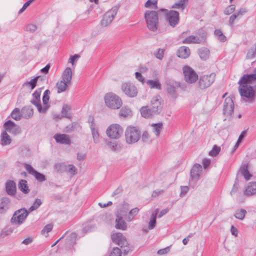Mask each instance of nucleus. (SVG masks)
I'll return each mask as SVG.
<instances>
[{
	"mask_svg": "<svg viewBox=\"0 0 256 256\" xmlns=\"http://www.w3.org/2000/svg\"><path fill=\"white\" fill-rule=\"evenodd\" d=\"M240 85L238 91L242 100L244 102H253L256 98V92L252 86L250 85L242 84L238 82Z\"/></svg>",
	"mask_w": 256,
	"mask_h": 256,
	"instance_id": "obj_1",
	"label": "nucleus"
},
{
	"mask_svg": "<svg viewBox=\"0 0 256 256\" xmlns=\"http://www.w3.org/2000/svg\"><path fill=\"white\" fill-rule=\"evenodd\" d=\"M160 14H162L165 17L166 20L172 28H175L180 22V14L175 10L162 8L158 10Z\"/></svg>",
	"mask_w": 256,
	"mask_h": 256,
	"instance_id": "obj_2",
	"label": "nucleus"
},
{
	"mask_svg": "<svg viewBox=\"0 0 256 256\" xmlns=\"http://www.w3.org/2000/svg\"><path fill=\"white\" fill-rule=\"evenodd\" d=\"M158 10H146L144 14V18L147 27L150 30L154 32L157 30L158 26Z\"/></svg>",
	"mask_w": 256,
	"mask_h": 256,
	"instance_id": "obj_3",
	"label": "nucleus"
},
{
	"mask_svg": "<svg viewBox=\"0 0 256 256\" xmlns=\"http://www.w3.org/2000/svg\"><path fill=\"white\" fill-rule=\"evenodd\" d=\"M140 132L137 127L128 126L125 132L126 142L129 144L136 143L140 140Z\"/></svg>",
	"mask_w": 256,
	"mask_h": 256,
	"instance_id": "obj_4",
	"label": "nucleus"
},
{
	"mask_svg": "<svg viewBox=\"0 0 256 256\" xmlns=\"http://www.w3.org/2000/svg\"><path fill=\"white\" fill-rule=\"evenodd\" d=\"M29 212L25 208H22L16 210L13 214L10 222L14 225H21L26 220Z\"/></svg>",
	"mask_w": 256,
	"mask_h": 256,
	"instance_id": "obj_5",
	"label": "nucleus"
},
{
	"mask_svg": "<svg viewBox=\"0 0 256 256\" xmlns=\"http://www.w3.org/2000/svg\"><path fill=\"white\" fill-rule=\"evenodd\" d=\"M104 100L106 105L112 109H118L122 104L121 99L112 93L106 94L104 96Z\"/></svg>",
	"mask_w": 256,
	"mask_h": 256,
	"instance_id": "obj_6",
	"label": "nucleus"
},
{
	"mask_svg": "<svg viewBox=\"0 0 256 256\" xmlns=\"http://www.w3.org/2000/svg\"><path fill=\"white\" fill-rule=\"evenodd\" d=\"M216 74L212 72L209 74L200 76L198 78V86L200 90H205L210 87L215 81Z\"/></svg>",
	"mask_w": 256,
	"mask_h": 256,
	"instance_id": "obj_7",
	"label": "nucleus"
},
{
	"mask_svg": "<svg viewBox=\"0 0 256 256\" xmlns=\"http://www.w3.org/2000/svg\"><path fill=\"white\" fill-rule=\"evenodd\" d=\"M119 8V6H115L106 12L103 16L102 19L100 22V24L104 27L110 25L114 16L117 14Z\"/></svg>",
	"mask_w": 256,
	"mask_h": 256,
	"instance_id": "obj_8",
	"label": "nucleus"
},
{
	"mask_svg": "<svg viewBox=\"0 0 256 256\" xmlns=\"http://www.w3.org/2000/svg\"><path fill=\"white\" fill-rule=\"evenodd\" d=\"M123 133V128L118 124H110L106 130L107 136L111 139H118Z\"/></svg>",
	"mask_w": 256,
	"mask_h": 256,
	"instance_id": "obj_9",
	"label": "nucleus"
},
{
	"mask_svg": "<svg viewBox=\"0 0 256 256\" xmlns=\"http://www.w3.org/2000/svg\"><path fill=\"white\" fill-rule=\"evenodd\" d=\"M42 88L37 89L32 94L34 99L32 100L30 102L36 106L39 112L44 114L48 110L49 106H42L40 103V94Z\"/></svg>",
	"mask_w": 256,
	"mask_h": 256,
	"instance_id": "obj_10",
	"label": "nucleus"
},
{
	"mask_svg": "<svg viewBox=\"0 0 256 256\" xmlns=\"http://www.w3.org/2000/svg\"><path fill=\"white\" fill-rule=\"evenodd\" d=\"M183 72L185 80L189 84L194 83L198 80V75L189 66H185L183 68Z\"/></svg>",
	"mask_w": 256,
	"mask_h": 256,
	"instance_id": "obj_11",
	"label": "nucleus"
},
{
	"mask_svg": "<svg viewBox=\"0 0 256 256\" xmlns=\"http://www.w3.org/2000/svg\"><path fill=\"white\" fill-rule=\"evenodd\" d=\"M150 107L152 112L156 115H158L160 113L163 106L160 96H156L152 98Z\"/></svg>",
	"mask_w": 256,
	"mask_h": 256,
	"instance_id": "obj_12",
	"label": "nucleus"
},
{
	"mask_svg": "<svg viewBox=\"0 0 256 256\" xmlns=\"http://www.w3.org/2000/svg\"><path fill=\"white\" fill-rule=\"evenodd\" d=\"M234 102L232 98L228 96L224 100L223 106V114L226 116H231L234 112Z\"/></svg>",
	"mask_w": 256,
	"mask_h": 256,
	"instance_id": "obj_13",
	"label": "nucleus"
},
{
	"mask_svg": "<svg viewBox=\"0 0 256 256\" xmlns=\"http://www.w3.org/2000/svg\"><path fill=\"white\" fill-rule=\"evenodd\" d=\"M122 90L130 98H134L137 96V88L134 84L130 82L123 83L122 85Z\"/></svg>",
	"mask_w": 256,
	"mask_h": 256,
	"instance_id": "obj_14",
	"label": "nucleus"
},
{
	"mask_svg": "<svg viewBox=\"0 0 256 256\" xmlns=\"http://www.w3.org/2000/svg\"><path fill=\"white\" fill-rule=\"evenodd\" d=\"M112 239L114 242L120 246L121 248H125L126 246H128L126 238L120 232L112 234Z\"/></svg>",
	"mask_w": 256,
	"mask_h": 256,
	"instance_id": "obj_15",
	"label": "nucleus"
},
{
	"mask_svg": "<svg viewBox=\"0 0 256 256\" xmlns=\"http://www.w3.org/2000/svg\"><path fill=\"white\" fill-rule=\"evenodd\" d=\"M202 171V166L198 164H195L190 170V176L191 180L194 181L198 180L200 179Z\"/></svg>",
	"mask_w": 256,
	"mask_h": 256,
	"instance_id": "obj_16",
	"label": "nucleus"
},
{
	"mask_svg": "<svg viewBox=\"0 0 256 256\" xmlns=\"http://www.w3.org/2000/svg\"><path fill=\"white\" fill-rule=\"evenodd\" d=\"M239 80L240 83L242 84L248 85L252 84L256 80V68L254 70L252 74H244Z\"/></svg>",
	"mask_w": 256,
	"mask_h": 256,
	"instance_id": "obj_17",
	"label": "nucleus"
},
{
	"mask_svg": "<svg viewBox=\"0 0 256 256\" xmlns=\"http://www.w3.org/2000/svg\"><path fill=\"white\" fill-rule=\"evenodd\" d=\"M54 138L58 143L61 144H70V143L69 136L66 134H56Z\"/></svg>",
	"mask_w": 256,
	"mask_h": 256,
	"instance_id": "obj_18",
	"label": "nucleus"
},
{
	"mask_svg": "<svg viewBox=\"0 0 256 256\" xmlns=\"http://www.w3.org/2000/svg\"><path fill=\"white\" fill-rule=\"evenodd\" d=\"M77 234L75 232L71 233L66 239V248H71L76 243Z\"/></svg>",
	"mask_w": 256,
	"mask_h": 256,
	"instance_id": "obj_19",
	"label": "nucleus"
},
{
	"mask_svg": "<svg viewBox=\"0 0 256 256\" xmlns=\"http://www.w3.org/2000/svg\"><path fill=\"white\" fill-rule=\"evenodd\" d=\"M190 54V50L189 48L182 46L179 48L177 51V56L182 58H188Z\"/></svg>",
	"mask_w": 256,
	"mask_h": 256,
	"instance_id": "obj_20",
	"label": "nucleus"
},
{
	"mask_svg": "<svg viewBox=\"0 0 256 256\" xmlns=\"http://www.w3.org/2000/svg\"><path fill=\"white\" fill-rule=\"evenodd\" d=\"M6 192L10 196H14L16 193V184L11 180H8L6 184Z\"/></svg>",
	"mask_w": 256,
	"mask_h": 256,
	"instance_id": "obj_21",
	"label": "nucleus"
},
{
	"mask_svg": "<svg viewBox=\"0 0 256 256\" xmlns=\"http://www.w3.org/2000/svg\"><path fill=\"white\" fill-rule=\"evenodd\" d=\"M256 194V182H250L244 191V194L250 196Z\"/></svg>",
	"mask_w": 256,
	"mask_h": 256,
	"instance_id": "obj_22",
	"label": "nucleus"
},
{
	"mask_svg": "<svg viewBox=\"0 0 256 256\" xmlns=\"http://www.w3.org/2000/svg\"><path fill=\"white\" fill-rule=\"evenodd\" d=\"M116 223L115 228L116 229L126 230L127 228V224L121 216H117Z\"/></svg>",
	"mask_w": 256,
	"mask_h": 256,
	"instance_id": "obj_23",
	"label": "nucleus"
},
{
	"mask_svg": "<svg viewBox=\"0 0 256 256\" xmlns=\"http://www.w3.org/2000/svg\"><path fill=\"white\" fill-rule=\"evenodd\" d=\"M140 112L142 116L144 118H150L156 115L152 112L150 107L149 108L148 106L141 108Z\"/></svg>",
	"mask_w": 256,
	"mask_h": 256,
	"instance_id": "obj_24",
	"label": "nucleus"
},
{
	"mask_svg": "<svg viewBox=\"0 0 256 256\" xmlns=\"http://www.w3.org/2000/svg\"><path fill=\"white\" fill-rule=\"evenodd\" d=\"M72 78V70L71 68H66L62 74V80L70 84Z\"/></svg>",
	"mask_w": 256,
	"mask_h": 256,
	"instance_id": "obj_25",
	"label": "nucleus"
},
{
	"mask_svg": "<svg viewBox=\"0 0 256 256\" xmlns=\"http://www.w3.org/2000/svg\"><path fill=\"white\" fill-rule=\"evenodd\" d=\"M240 170L241 173L244 176L245 180H250V178L252 176V175L250 174L248 170V163H243L240 167Z\"/></svg>",
	"mask_w": 256,
	"mask_h": 256,
	"instance_id": "obj_26",
	"label": "nucleus"
},
{
	"mask_svg": "<svg viewBox=\"0 0 256 256\" xmlns=\"http://www.w3.org/2000/svg\"><path fill=\"white\" fill-rule=\"evenodd\" d=\"M18 189L24 194H28L30 190L28 186V182L25 180H20L18 184Z\"/></svg>",
	"mask_w": 256,
	"mask_h": 256,
	"instance_id": "obj_27",
	"label": "nucleus"
},
{
	"mask_svg": "<svg viewBox=\"0 0 256 256\" xmlns=\"http://www.w3.org/2000/svg\"><path fill=\"white\" fill-rule=\"evenodd\" d=\"M196 36L198 38L200 44H204L206 39L207 33L204 29L198 30L196 32Z\"/></svg>",
	"mask_w": 256,
	"mask_h": 256,
	"instance_id": "obj_28",
	"label": "nucleus"
},
{
	"mask_svg": "<svg viewBox=\"0 0 256 256\" xmlns=\"http://www.w3.org/2000/svg\"><path fill=\"white\" fill-rule=\"evenodd\" d=\"M22 116L25 118H29L32 117L34 114L33 109L30 106L24 107L21 110Z\"/></svg>",
	"mask_w": 256,
	"mask_h": 256,
	"instance_id": "obj_29",
	"label": "nucleus"
},
{
	"mask_svg": "<svg viewBox=\"0 0 256 256\" xmlns=\"http://www.w3.org/2000/svg\"><path fill=\"white\" fill-rule=\"evenodd\" d=\"M70 84L66 82V81L62 80L57 82L56 86L58 88V93L64 92L66 90L67 86Z\"/></svg>",
	"mask_w": 256,
	"mask_h": 256,
	"instance_id": "obj_30",
	"label": "nucleus"
},
{
	"mask_svg": "<svg viewBox=\"0 0 256 256\" xmlns=\"http://www.w3.org/2000/svg\"><path fill=\"white\" fill-rule=\"evenodd\" d=\"M158 208L156 209V210L154 212H153L150 216V219L148 224V228L150 230L153 229L156 226V219L158 212Z\"/></svg>",
	"mask_w": 256,
	"mask_h": 256,
	"instance_id": "obj_31",
	"label": "nucleus"
},
{
	"mask_svg": "<svg viewBox=\"0 0 256 256\" xmlns=\"http://www.w3.org/2000/svg\"><path fill=\"white\" fill-rule=\"evenodd\" d=\"M182 44H200L198 38L196 36L191 35L182 40Z\"/></svg>",
	"mask_w": 256,
	"mask_h": 256,
	"instance_id": "obj_32",
	"label": "nucleus"
},
{
	"mask_svg": "<svg viewBox=\"0 0 256 256\" xmlns=\"http://www.w3.org/2000/svg\"><path fill=\"white\" fill-rule=\"evenodd\" d=\"M95 126V124L94 122H92L90 127L94 142L98 143L99 142L100 136L98 132V130L96 128Z\"/></svg>",
	"mask_w": 256,
	"mask_h": 256,
	"instance_id": "obj_33",
	"label": "nucleus"
},
{
	"mask_svg": "<svg viewBox=\"0 0 256 256\" xmlns=\"http://www.w3.org/2000/svg\"><path fill=\"white\" fill-rule=\"evenodd\" d=\"M67 167L68 166L64 162L56 164L54 166L55 170L59 173L66 172L67 171Z\"/></svg>",
	"mask_w": 256,
	"mask_h": 256,
	"instance_id": "obj_34",
	"label": "nucleus"
},
{
	"mask_svg": "<svg viewBox=\"0 0 256 256\" xmlns=\"http://www.w3.org/2000/svg\"><path fill=\"white\" fill-rule=\"evenodd\" d=\"M9 200L8 198H4L0 202V213L5 212L8 208Z\"/></svg>",
	"mask_w": 256,
	"mask_h": 256,
	"instance_id": "obj_35",
	"label": "nucleus"
},
{
	"mask_svg": "<svg viewBox=\"0 0 256 256\" xmlns=\"http://www.w3.org/2000/svg\"><path fill=\"white\" fill-rule=\"evenodd\" d=\"M146 83L151 88H156L159 90L162 89L161 84L158 80H148Z\"/></svg>",
	"mask_w": 256,
	"mask_h": 256,
	"instance_id": "obj_36",
	"label": "nucleus"
},
{
	"mask_svg": "<svg viewBox=\"0 0 256 256\" xmlns=\"http://www.w3.org/2000/svg\"><path fill=\"white\" fill-rule=\"evenodd\" d=\"M214 35L222 42H224L227 40L226 37L224 34L220 30H216L214 32Z\"/></svg>",
	"mask_w": 256,
	"mask_h": 256,
	"instance_id": "obj_37",
	"label": "nucleus"
},
{
	"mask_svg": "<svg viewBox=\"0 0 256 256\" xmlns=\"http://www.w3.org/2000/svg\"><path fill=\"white\" fill-rule=\"evenodd\" d=\"M132 115V111L131 110L127 108H122L119 114V116L120 118H126L128 117H130Z\"/></svg>",
	"mask_w": 256,
	"mask_h": 256,
	"instance_id": "obj_38",
	"label": "nucleus"
},
{
	"mask_svg": "<svg viewBox=\"0 0 256 256\" xmlns=\"http://www.w3.org/2000/svg\"><path fill=\"white\" fill-rule=\"evenodd\" d=\"M246 213L247 212L244 209H238L235 212L234 216L237 219L243 220L245 218Z\"/></svg>",
	"mask_w": 256,
	"mask_h": 256,
	"instance_id": "obj_39",
	"label": "nucleus"
},
{
	"mask_svg": "<svg viewBox=\"0 0 256 256\" xmlns=\"http://www.w3.org/2000/svg\"><path fill=\"white\" fill-rule=\"evenodd\" d=\"M158 0H148L144 4V6L146 8L157 10L158 9Z\"/></svg>",
	"mask_w": 256,
	"mask_h": 256,
	"instance_id": "obj_40",
	"label": "nucleus"
},
{
	"mask_svg": "<svg viewBox=\"0 0 256 256\" xmlns=\"http://www.w3.org/2000/svg\"><path fill=\"white\" fill-rule=\"evenodd\" d=\"M1 140L2 144H10L12 142L10 136L6 131H3L1 134Z\"/></svg>",
	"mask_w": 256,
	"mask_h": 256,
	"instance_id": "obj_41",
	"label": "nucleus"
},
{
	"mask_svg": "<svg viewBox=\"0 0 256 256\" xmlns=\"http://www.w3.org/2000/svg\"><path fill=\"white\" fill-rule=\"evenodd\" d=\"M208 50L206 48L198 50V54L201 59L206 60L208 58Z\"/></svg>",
	"mask_w": 256,
	"mask_h": 256,
	"instance_id": "obj_42",
	"label": "nucleus"
},
{
	"mask_svg": "<svg viewBox=\"0 0 256 256\" xmlns=\"http://www.w3.org/2000/svg\"><path fill=\"white\" fill-rule=\"evenodd\" d=\"M16 125V124L10 120L6 121L4 124V131L10 132Z\"/></svg>",
	"mask_w": 256,
	"mask_h": 256,
	"instance_id": "obj_43",
	"label": "nucleus"
},
{
	"mask_svg": "<svg viewBox=\"0 0 256 256\" xmlns=\"http://www.w3.org/2000/svg\"><path fill=\"white\" fill-rule=\"evenodd\" d=\"M42 204V202L40 199L36 198L32 204V206L29 208L28 212H31L34 210H37Z\"/></svg>",
	"mask_w": 256,
	"mask_h": 256,
	"instance_id": "obj_44",
	"label": "nucleus"
},
{
	"mask_svg": "<svg viewBox=\"0 0 256 256\" xmlns=\"http://www.w3.org/2000/svg\"><path fill=\"white\" fill-rule=\"evenodd\" d=\"M256 56V42L254 44L253 47L248 50L246 54V58L248 59H252L254 58Z\"/></svg>",
	"mask_w": 256,
	"mask_h": 256,
	"instance_id": "obj_45",
	"label": "nucleus"
},
{
	"mask_svg": "<svg viewBox=\"0 0 256 256\" xmlns=\"http://www.w3.org/2000/svg\"><path fill=\"white\" fill-rule=\"evenodd\" d=\"M12 118L16 120H20L22 116V113L20 114V109L15 108L11 113Z\"/></svg>",
	"mask_w": 256,
	"mask_h": 256,
	"instance_id": "obj_46",
	"label": "nucleus"
},
{
	"mask_svg": "<svg viewBox=\"0 0 256 256\" xmlns=\"http://www.w3.org/2000/svg\"><path fill=\"white\" fill-rule=\"evenodd\" d=\"M40 78V76H36L34 78L31 80L30 81L26 82L24 84V86L30 85L31 90H33L36 88L38 80Z\"/></svg>",
	"mask_w": 256,
	"mask_h": 256,
	"instance_id": "obj_47",
	"label": "nucleus"
},
{
	"mask_svg": "<svg viewBox=\"0 0 256 256\" xmlns=\"http://www.w3.org/2000/svg\"><path fill=\"white\" fill-rule=\"evenodd\" d=\"M70 110V106L68 104H64L62 110V116L70 119L71 118L70 115L68 113V112Z\"/></svg>",
	"mask_w": 256,
	"mask_h": 256,
	"instance_id": "obj_48",
	"label": "nucleus"
},
{
	"mask_svg": "<svg viewBox=\"0 0 256 256\" xmlns=\"http://www.w3.org/2000/svg\"><path fill=\"white\" fill-rule=\"evenodd\" d=\"M167 91L172 97L176 98V88L172 85H168L167 86Z\"/></svg>",
	"mask_w": 256,
	"mask_h": 256,
	"instance_id": "obj_49",
	"label": "nucleus"
},
{
	"mask_svg": "<svg viewBox=\"0 0 256 256\" xmlns=\"http://www.w3.org/2000/svg\"><path fill=\"white\" fill-rule=\"evenodd\" d=\"M36 180L39 182H43L46 180V176L42 174H41L36 170L33 174Z\"/></svg>",
	"mask_w": 256,
	"mask_h": 256,
	"instance_id": "obj_50",
	"label": "nucleus"
},
{
	"mask_svg": "<svg viewBox=\"0 0 256 256\" xmlns=\"http://www.w3.org/2000/svg\"><path fill=\"white\" fill-rule=\"evenodd\" d=\"M50 94L49 90H46L44 91L42 96V102L44 106H48V100L50 99Z\"/></svg>",
	"mask_w": 256,
	"mask_h": 256,
	"instance_id": "obj_51",
	"label": "nucleus"
},
{
	"mask_svg": "<svg viewBox=\"0 0 256 256\" xmlns=\"http://www.w3.org/2000/svg\"><path fill=\"white\" fill-rule=\"evenodd\" d=\"M220 147L217 146L216 145H214L212 149L209 152V155L212 156H216L220 152Z\"/></svg>",
	"mask_w": 256,
	"mask_h": 256,
	"instance_id": "obj_52",
	"label": "nucleus"
},
{
	"mask_svg": "<svg viewBox=\"0 0 256 256\" xmlns=\"http://www.w3.org/2000/svg\"><path fill=\"white\" fill-rule=\"evenodd\" d=\"M66 172L70 173L72 176L76 174L77 169L73 164H68L67 167V171Z\"/></svg>",
	"mask_w": 256,
	"mask_h": 256,
	"instance_id": "obj_53",
	"label": "nucleus"
},
{
	"mask_svg": "<svg viewBox=\"0 0 256 256\" xmlns=\"http://www.w3.org/2000/svg\"><path fill=\"white\" fill-rule=\"evenodd\" d=\"M236 6L234 4H231L224 10V13L226 15H229L234 12Z\"/></svg>",
	"mask_w": 256,
	"mask_h": 256,
	"instance_id": "obj_54",
	"label": "nucleus"
},
{
	"mask_svg": "<svg viewBox=\"0 0 256 256\" xmlns=\"http://www.w3.org/2000/svg\"><path fill=\"white\" fill-rule=\"evenodd\" d=\"M109 256H122V250L117 247L114 248Z\"/></svg>",
	"mask_w": 256,
	"mask_h": 256,
	"instance_id": "obj_55",
	"label": "nucleus"
},
{
	"mask_svg": "<svg viewBox=\"0 0 256 256\" xmlns=\"http://www.w3.org/2000/svg\"><path fill=\"white\" fill-rule=\"evenodd\" d=\"M12 230L11 228H5L2 230L0 234L2 238H4L5 236L10 234L12 233Z\"/></svg>",
	"mask_w": 256,
	"mask_h": 256,
	"instance_id": "obj_56",
	"label": "nucleus"
},
{
	"mask_svg": "<svg viewBox=\"0 0 256 256\" xmlns=\"http://www.w3.org/2000/svg\"><path fill=\"white\" fill-rule=\"evenodd\" d=\"M164 50L162 48H158L154 54L157 58L161 60L164 58Z\"/></svg>",
	"mask_w": 256,
	"mask_h": 256,
	"instance_id": "obj_57",
	"label": "nucleus"
},
{
	"mask_svg": "<svg viewBox=\"0 0 256 256\" xmlns=\"http://www.w3.org/2000/svg\"><path fill=\"white\" fill-rule=\"evenodd\" d=\"M162 124L160 123L154 124V132L156 136H158L162 128Z\"/></svg>",
	"mask_w": 256,
	"mask_h": 256,
	"instance_id": "obj_58",
	"label": "nucleus"
},
{
	"mask_svg": "<svg viewBox=\"0 0 256 256\" xmlns=\"http://www.w3.org/2000/svg\"><path fill=\"white\" fill-rule=\"evenodd\" d=\"M107 148L112 152H118L122 148L120 145H107Z\"/></svg>",
	"mask_w": 256,
	"mask_h": 256,
	"instance_id": "obj_59",
	"label": "nucleus"
},
{
	"mask_svg": "<svg viewBox=\"0 0 256 256\" xmlns=\"http://www.w3.org/2000/svg\"><path fill=\"white\" fill-rule=\"evenodd\" d=\"M94 228V226L92 224H86L82 228V232L84 234L90 232L93 228Z\"/></svg>",
	"mask_w": 256,
	"mask_h": 256,
	"instance_id": "obj_60",
	"label": "nucleus"
},
{
	"mask_svg": "<svg viewBox=\"0 0 256 256\" xmlns=\"http://www.w3.org/2000/svg\"><path fill=\"white\" fill-rule=\"evenodd\" d=\"M171 246L172 245L168 246L164 248L159 250L158 251L157 254L159 255L166 254L170 251Z\"/></svg>",
	"mask_w": 256,
	"mask_h": 256,
	"instance_id": "obj_61",
	"label": "nucleus"
},
{
	"mask_svg": "<svg viewBox=\"0 0 256 256\" xmlns=\"http://www.w3.org/2000/svg\"><path fill=\"white\" fill-rule=\"evenodd\" d=\"M24 168L32 176L34 174V172H36V170L32 166L29 164H25Z\"/></svg>",
	"mask_w": 256,
	"mask_h": 256,
	"instance_id": "obj_62",
	"label": "nucleus"
},
{
	"mask_svg": "<svg viewBox=\"0 0 256 256\" xmlns=\"http://www.w3.org/2000/svg\"><path fill=\"white\" fill-rule=\"evenodd\" d=\"M37 27L34 24H28L26 26V30L30 32H33L36 30Z\"/></svg>",
	"mask_w": 256,
	"mask_h": 256,
	"instance_id": "obj_63",
	"label": "nucleus"
},
{
	"mask_svg": "<svg viewBox=\"0 0 256 256\" xmlns=\"http://www.w3.org/2000/svg\"><path fill=\"white\" fill-rule=\"evenodd\" d=\"M21 132V129L20 127L16 125L15 126L12 130L10 132V133L13 134L14 135H16L18 134H20Z\"/></svg>",
	"mask_w": 256,
	"mask_h": 256,
	"instance_id": "obj_64",
	"label": "nucleus"
}]
</instances>
